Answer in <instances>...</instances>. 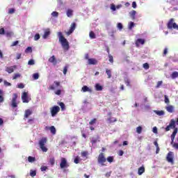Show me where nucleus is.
<instances>
[{
    "label": "nucleus",
    "instance_id": "33",
    "mask_svg": "<svg viewBox=\"0 0 178 178\" xmlns=\"http://www.w3.org/2000/svg\"><path fill=\"white\" fill-rule=\"evenodd\" d=\"M58 105L60 106L61 111H65L66 109V107L65 106V103L60 102V103H58Z\"/></svg>",
    "mask_w": 178,
    "mask_h": 178
},
{
    "label": "nucleus",
    "instance_id": "39",
    "mask_svg": "<svg viewBox=\"0 0 178 178\" xmlns=\"http://www.w3.org/2000/svg\"><path fill=\"white\" fill-rule=\"evenodd\" d=\"M171 145H172L173 148H175V149H178V143H175V141H173V143L171 144Z\"/></svg>",
    "mask_w": 178,
    "mask_h": 178
},
{
    "label": "nucleus",
    "instance_id": "20",
    "mask_svg": "<svg viewBox=\"0 0 178 178\" xmlns=\"http://www.w3.org/2000/svg\"><path fill=\"white\" fill-rule=\"evenodd\" d=\"M165 109H166L167 112H169V113H173V112L175 111V107L173 106H168L165 107Z\"/></svg>",
    "mask_w": 178,
    "mask_h": 178
},
{
    "label": "nucleus",
    "instance_id": "31",
    "mask_svg": "<svg viewBox=\"0 0 178 178\" xmlns=\"http://www.w3.org/2000/svg\"><path fill=\"white\" fill-rule=\"evenodd\" d=\"M33 80H38V79H40V74H38V72L33 74Z\"/></svg>",
    "mask_w": 178,
    "mask_h": 178
},
{
    "label": "nucleus",
    "instance_id": "6",
    "mask_svg": "<svg viewBox=\"0 0 178 178\" xmlns=\"http://www.w3.org/2000/svg\"><path fill=\"white\" fill-rule=\"evenodd\" d=\"M97 162L102 166H105V162H106V158H105V154L104 153H100L97 158Z\"/></svg>",
    "mask_w": 178,
    "mask_h": 178
},
{
    "label": "nucleus",
    "instance_id": "62",
    "mask_svg": "<svg viewBox=\"0 0 178 178\" xmlns=\"http://www.w3.org/2000/svg\"><path fill=\"white\" fill-rule=\"evenodd\" d=\"M125 84H126L128 87H130V80L127 79V80L125 81Z\"/></svg>",
    "mask_w": 178,
    "mask_h": 178
},
{
    "label": "nucleus",
    "instance_id": "43",
    "mask_svg": "<svg viewBox=\"0 0 178 178\" xmlns=\"http://www.w3.org/2000/svg\"><path fill=\"white\" fill-rule=\"evenodd\" d=\"M108 60L111 63H113V56L111 54H108Z\"/></svg>",
    "mask_w": 178,
    "mask_h": 178
},
{
    "label": "nucleus",
    "instance_id": "29",
    "mask_svg": "<svg viewBox=\"0 0 178 178\" xmlns=\"http://www.w3.org/2000/svg\"><path fill=\"white\" fill-rule=\"evenodd\" d=\"M89 37L90 38H91L92 40H94L95 38H97V37L95 36V33H94V31H90L89 33Z\"/></svg>",
    "mask_w": 178,
    "mask_h": 178
},
{
    "label": "nucleus",
    "instance_id": "13",
    "mask_svg": "<svg viewBox=\"0 0 178 178\" xmlns=\"http://www.w3.org/2000/svg\"><path fill=\"white\" fill-rule=\"evenodd\" d=\"M17 69V65H13V66H10V67H7L6 68V72H7V73H13V72H15V70Z\"/></svg>",
    "mask_w": 178,
    "mask_h": 178
},
{
    "label": "nucleus",
    "instance_id": "64",
    "mask_svg": "<svg viewBox=\"0 0 178 178\" xmlns=\"http://www.w3.org/2000/svg\"><path fill=\"white\" fill-rule=\"evenodd\" d=\"M8 13H10V15H12L13 13H15V10L14 8H10L8 11Z\"/></svg>",
    "mask_w": 178,
    "mask_h": 178
},
{
    "label": "nucleus",
    "instance_id": "59",
    "mask_svg": "<svg viewBox=\"0 0 178 178\" xmlns=\"http://www.w3.org/2000/svg\"><path fill=\"white\" fill-rule=\"evenodd\" d=\"M5 34V29L1 28L0 29V35H3Z\"/></svg>",
    "mask_w": 178,
    "mask_h": 178
},
{
    "label": "nucleus",
    "instance_id": "5",
    "mask_svg": "<svg viewBox=\"0 0 178 178\" xmlns=\"http://www.w3.org/2000/svg\"><path fill=\"white\" fill-rule=\"evenodd\" d=\"M46 143L47 138H42L41 140L39 141V145L42 151H43V152H47L48 151V148L45 147Z\"/></svg>",
    "mask_w": 178,
    "mask_h": 178
},
{
    "label": "nucleus",
    "instance_id": "28",
    "mask_svg": "<svg viewBox=\"0 0 178 178\" xmlns=\"http://www.w3.org/2000/svg\"><path fill=\"white\" fill-rule=\"evenodd\" d=\"M30 176L31 177H35V176H37V171L36 170H30Z\"/></svg>",
    "mask_w": 178,
    "mask_h": 178
},
{
    "label": "nucleus",
    "instance_id": "4",
    "mask_svg": "<svg viewBox=\"0 0 178 178\" xmlns=\"http://www.w3.org/2000/svg\"><path fill=\"white\" fill-rule=\"evenodd\" d=\"M60 112V107L58 106H54L51 108H50V113L52 116V118H55L58 113Z\"/></svg>",
    "mask_w": 178,
    "mask_h": 178
},
{
    "label": "nucleus",
    "instance_id": "15",
    "mask_svg": "<svg viewBox=\"0 0 178 178\" xmlns=\"http://www.w3.org/2000/svg\"><path fill=\"white\" fill-rule=\"evenodd\" d=\"M49 35H51V31L49 30V29H47L44 31V33L42 35V38H44V40H47V38H48Z\"/></svg>",
    "mask_w": 178,
    "mask_h": 178
},
{
    "label": "nucleus",
    "instance_id": "27",
    "mask_svg": "<svg viewBox=\"0 0 178 178\" xmlns=\"http://www.w3.org/2000/svg\"><path fill=\"white\" fill-rule=\"evenodd\" d=\"M154 112L158 115V116H163V115H165L164 111H155Z\"/></svg>",
    "mask_w": 178,
    "mask_h": 178
},
{
    "label": "nucleus",
    "instance_id": "61",
    "mask_svg": "<svg viewBox=\"0 0 178 178\" xmlns=\"http://www.w3.org/2000/svg\"><path fill=\"white\" fill-rule=\"evenodd\" d=\"M132 8H134V9L137 8V3H136V1L132 2Z\"/></svg>",
    "mask_w": 178,
    "mask_h": 178
},
{
    "label": "nucleus",
    "instance_id": "35",
    "mask_svg": "<svg viewBox=\"0 0 178 178\" xmlns=\"http://www.w3.org/2000/svg\"><path fill=\"white\" fill-rule=\"evenodd\" d=\"M95 123H97L96 118H93L92 120H90V122H89V124L90 126H92V124H95Z\"/></svg>",
    "mask_w": 178,
    "mask_h": 178
},
{
    "label": "nucleus",
    "instance_id": "32",
    "mask_svg": "<svg viewBox=\"0 0 178 178\" xmlns=\"http://www.w3.org/2000/svg\"><path fill=\"white\" fill-rule=\"evenodd\" d=\"M177 77H178V72L176 71L172 72V74H171V78L172 79H177Z\"/></svg>",
    "mask_w": 178,
    "mask_h": 178
},
{
    "label": "nucleus",
    "instance_id": "42",
    "mask_svg": "<svg viewBox=\"0 0 178 178\" xmlns=\"http://www.w3.org/2000/svg\"><path fill=\"white\" fill-rule=\"evenodd\" d=\"M74 163H80V157L79 156H77L75 159H74Z\"/></svg>",
    "mask_w": 178,
    "mask_h": 178
},
{
    "label": "nucleus",
    "instance_id": "37",
    "mask_svg": "<svg viewBox=\"0 0 178 178\" xmlns=\"http://www.w3.org/2000/svg\"><path fill=\"white\" fill-rule=\"evenodd\" d=\"M107 161L109 162V163H112V162H113V156H109L107 157Z\"/></svg>",
    "mask_w": 178,
    "mask_h": 178
},
{
    "label": "nucleus",
    "instance_id": "12",
    "mask_svg": "<svg viewBox=\"0 0 178 178\" xmlns=\"http://www.w3.org/2000/svg\"><path fill=\"white\" fill-rule=\"evenodd\" d=\"M54 84L55 85H50L49 87V90H56V87H60V81H56L54 82Z\"/></svg>",
    "mask_w": 178,
    "mask_h": 178
},
{
    "label": "nucleus",
    "instance_id": "24",
    "mask_svg": "<svg viewBox=\"0 0 178 178\" xmlns=\"http://www.w3.org/2000/svg\"><path fill=\"white\" fill-rule=\"evenodd\" d=\"M106 74L108 76V79H111L112 78V71L109 69L106 70Z\"/></svg>",
    "mask_w": 178,
    "mask_h": 178
},
{
    "label": "nucleus",
    "instance_id": "25",
    "mask_svg": "<svg viewBox=\"0 0 178 178\" xmlns=\"http://www.w3.org/2000/svg\"><path fill=\"white\" fill-rule=\"evenodd\" d=\"M67 17H72V16H73V10L68 9L67 10Z\"/></svg>",
    "mask_w": 178,
    "mask_h": 178
},
{
    "label": "nucleus",
    "instance_id": "55",
    "mask_svg": "<svg viewBox=\"0 0 178 178\" xmlns=\"http://www.w3.org/2000/svg\"><path fill=\"white\" fill-rule=\"evenodd\" d=\"M4 85L6 86V87H9V86H12V83L8 82V81H4Z\"/></svg>",
    "mask_w": 178,
    "mask_h": 178
},
{
    "label": "nucleus",
    "instance_id": "63",
    "mask_svg": "<svg viewBox=\"0 0 178 178\" xmlns=\"http://www.w3.org/2000/svg\"><path fill=\"white\" fill-rule=\"evenodd\" d=\"M97 141H98V140H97V139H95V138H92V139L91 140V143H92V145H94V144L97 143Z\"/></svg>",
    "mask_w": 178,
    "mask_h": 178
},
{
    "label": "nucleus",
    "instance_id": "9",
    "mask_svg": "<svg viewBox=\"0 0 178 178\" xmlns=\"http://www.w3.org/2000/svg\"><path fill=\"white\" fill-rule=\"evenodd\" d=\"M166 160L169 162V163H171L172 165L175 163V161L173 160V152H169L168 153Z\"/></svg>",
    "mask_w": 178,
    "mask_h": 178
},
{
    "label": "nucleus",
    "instance_id": "57",
    "mask_svg": "<svg viewBox=\"0 0 178 178\" xmlns=\"http://www.w3.org/2000/svg\"><path fill=\"white\" fill-rule=\"evenodd\" d=\"M17 44H19V41L16 40L12 43L11 47H16V45H17Z\"/></svg>",
    "mask_w": 178,
    "mask_h": 178
},
{
    "label": "nucleus",
    "instance_id": "11",
    "mask_svg": "<svg viewBox=\"0 0 178 178\" xmlns=\"http://www.w3.org/2000/svg\"><path fill=\"white\" fill-rule=\"evenodd\" d=\"M76 22H73L71 24L69 31L67 32H66V34L67 35H70V34H72L73 33V31H74V30H76Z\"/></svg>",
    "mask_w": 178,
    "mask_h": 178
},
{
    "label": "nucleus",
    "instance_id": "3",
    "mask_svg": "<svg viewBox=\"0 0 178 178\" xmlns=\"http://www.w3.org/2000/svg\"><path fill=\"white\" fill-rule=\"evenodd\" d=\"M167 27L168 29H169V30H173V29L175 30H178V25L177 24H176V22H175V19L171 18L168 24H167Z\"/></svg>",
    "mask_w": 178,
    "mask_h": 178
},
{
    "label": "nucleus",
    "instance_id": "16",
    "mask_svg": "<svg viewBox=\"0 0 178 178\" xmlns=\"http://www.w3.org/2000/svg\"><path fill=\"white\" fill-rule=\"evenodd\" d=\"M31 115H33V111L31 109L26 110L24 115V119H28L29 116H31Z\"/></svg>",
    "mask_w": 178,
    "mask_h": 178
},
{
    "label": "nucleus",
    "instance_id": "56",
    "mask_svg": "<svg viewBox=\"0 0 178 178\" xmlns=\"http://www.w3.org/2000/svg\"><path fill=\"white\" fill-rule=\"evenodd\" d=\"M63 74H66L67 73V66H65L63 70Z\"/></svg>",
    "mask_w": 178,
    "mask_h": 178
},
{
    "label": "nucleus",
    "instance_id": "34",
    "mask_svg": "<svg viewBox=\"0 0 178 178\" xmlns=\"http://www.w3.org/2000/svg\"><path fill=\"white\" fill-rule=\"evenodd\" d=\"M81 155L83 158L87 157V156H88V152H87V151L81 152Z\"/></svg>",
    "mask_w": 178,
    "mask_h": 178
},
{
    "label": "nucleus",
    "instance_id": "47",
    "mask_svg": "<svg viewBox=\"0 0 178 178\" xmlns=\"http://www.w3.org/2000/svg\"><path fill=\"white\" fill-rule=\"evenodd\" d=\"M54 94H56V95H60V94H62V90L58 89L54 92Z\"/></svg>",
    "mask_w": 178,
    "mask_h": 178
},
{
    "label": "nucleus",
    "instance_id": "58",
    "mask_svg": "<svg viewBox=\"0 0 178 178\" xmlns=\"http://www.w3.org/2000/svg\"><path fill=\"white\" fill-rule=\"evenodd\" d=\"M17 88H24V84H23V83H19V84L17 85Z\"/></svg>",
    "mask_w": 178,
    "mask_h": 178
},
{
    "label": "nucleus",
    "instance_id": "54",
    "mask_svg": "<svg viewBox=\"0 0 178 178\" xmlns=\"http://www.w3.org/2000/svg\"><path fill=\"white\" fill-rule=\"evenodd\" d=\"M111 10H113V12H115V10H116V6H115V4H111Z\"/></svg>",
    "mask_w": 178,
    "mask_h": 178
},
{
    "label": "nucleus",
    "instance_id": "41",
    "mask_svg": "<svg viewBox=\"0 0 178 178\" xmlns=\"http://www.w3.org/2000/svg\"><path fill=\"white\" fill-rule=\"evenodd\" d=\"M143 67L145 69V70H148V69H149V64H148V63H144Z\"/></svg>",
    "mask_w": 178,
    "mask_h": 178
},
{
    "label": "nucleus",
    "instance_id": "50",
    "mask_svg": "<svg viewBox=\"0 0 178 178\" xmlns=\"http://www.w3.org/2000/svg\"><path fill=\"white\" fill-rule=\"evenodd\" d=\"M164 102H165V104H169V102H170V101H169V98L168 97V96L167 95H165L164 96Z\"/></svg>",
    "mask_w": 178,
    "mask_h": 178
},
{
    "label": "nucleus",
    "instance_id": "44",
    "mask_svg": "<svg viewBox=\"0 0 178 178\" xmlns=\"http://www.w3.org/2000/svg\"><path fill=\"white\" fill-rule=\"evenodd\" d=\"M20 74H15L14 76H13V80H16V79H19L20 77Z\"/></svg>",
    "mask_w": 178,
    "mask_h": 178
},
{
    "label": "nucleus",
    "instance_id": "2",
    "mask_svg": "<svg viewBox=\"0 0 178 178\" xmlns=\"http://www.w3.org/2000/svg\"><path fill=\"white\" fill-rule=\"evenodd\" d=\"M57 35L58 37V41L59 42H60L63 50L69 51V48H70V47L69 46V42L67 41V39H66L65 37L63 36V33H62V32H58Z\"/></svg>",
    "mask_w": 178,
    "mask_h": 178
},
{
    "label": "nucleus",
    "instance_id": "48",
    "mask_svg": "<svg viewBox=\"0 0 178 178\" xmlns=\"http://www.w3.org/2000/svg\"><path fill=\"white\" fill-rule=\"evenodd\" d=\"M117 27L118 29H119V30H122L123 29V24H122V23L120 22L117 24Z\"/></svg>",
    "mask_w": 178,
    "mask_h": 178
},
{
    "label": "nucleus",
    "instance_id": "38",
    "mask_svg": "<svg viewBox=\"0 0 178 178\" xmlns=\"http://www.w3.org/2000/svg\"><path fill=\"white\" fill-rule=\"evenodd\" d=\"M25 52H26V54H29V52H33V49H31V47H28L25 49Z\"/></svg>",
    "mask_w": 178,
    "mask_h": 178
},
{
    "label": "nucleus",
    "instance_id": "19",
    "mask_svg": "<svg viewBox=\"0 0 178 178\" xmlns=\"http://www.w3.org/2000/svg\"><path fill=\"white\" fill-rule=\"evenodd\" d=\"M88 65H97L98 60L95 58H90L88 61Z\"/></svg>",
    "mask_w": 178,
    "mask_h": 178
},
{
    "label": "nucleus",
    "instance_id": "45",
    "mask_svg": "<svg viewBox=\"0 0 178 178\" xmlns=\"http://www.w3.org/2000/svg\"><path fill=\"white\" fill-rule=\"evenodd\" d=\"M51 15L54 17H58V16H59V13L56 11H54L52 13H51Z\"/></svg>",
    "mask_w": 178,
    "mask_h": 178
},
{
    "label": "nucleus",
    "instance_id": "26",
    "mask_svg": "<svg viewBox=\"0 0 178 178\" xmlns=\"http://www.w3.org/2000/svg\"><path fill=\"white\" fill-rule=\"evenodd\" d=\"M136 10H132L129 13L130 17L133 20L136 19Z\"/></svg>",
    "mask_w": 178,
    "mask_h": 178
},
{
    "label": "nucleus",
    "instance_id": "23",
    "mask_svg": "<svg viewBox=\"0 0 178 178\" xmlns=\"http://www.w3.org/2000/svg\"><path fill=\"white\" fill-rule=\"evenodd\" d=\"M144 172H145V168H144V166H141L138 168V175H139V176H141V175H143Z\"/></svg>",
    "mask_w": 178,
    "mask_h": 178
},
{
    "label": "nucleus",
    "instance_id": "7",
    "mask_svg": "<svg viewBox=\"0 0 178 178\" xmlns=\"http://www.w3.org/2000/svg\"><path fill=\"white\" fill-rule=\"evenodd\" d=\"M60 168L61 169H65V168H69V163H67V160L65 157L60 159Z\"/></svg>",
    "mask_w": 178,
    "mask_h": 178
},
{
    "label": "nucleus",
    "instance_id": "60",
    "mask_svg": "<svg viewBox=\"0 0 178 178\" xmlns=\"http://www.w3.org/2000/svg\"><path fill=\"white\" fill-rule=\"evenodd\" d=\"M163 55V56H166V55H168V48L164 49Z\"/></svg>",
    "mask_w": 178,
    "mask_h": 178
},
{
    "label": "nucleus",
    "instance_id": "53",
    "mask_svg": "<svg viewBox=\"0 0 178 178\" xmlns=\"http://www.w3.org/2000/svg\"><path fill=\"white\" fill-rule=\"evenodd\" d=\"M34 64H35V62H34V60L33 59L29 60L28 62V65H33Z\"/></svg>",
    "mask_w": 178,
    "mask_h": 178
},
{
    "label": "nucleus",
    "instance_id": "17",
    "mask_svg": "<svg viewBox=\"0 0 178 178\" xmlns=\"http://www.w3.org/2000/svg\"><path fill=\"white\" fill-rule=\"evenodd\" d=\"M82 92H92V90L87 86H83L81 88Z\"/></svg>",
    "mask_w": 178,
    "mask_h": 178
},
{
    "label": "nucleus",
    "instance_id": "1",
    "mask_svg": "<svg viewBox=\"0 0 178 178\" xmlns=\"http://www.w3.org/2000/svg\"><path fill=\"white\" fill-rule=\"evenodd\" d=\"M170 129H174L172 134H171V144H173L175 138H176V134H177L178 129L176 128V121L172 119L170 122V124L165 127V131H169Z\"/></svg>",
    "mask_w": 178,
    "mask_h": 178
},
{
    "label": "nucleus",
    "instance_id": "40",
    "mask_svg": "<svg viewBox=\"0 0 178 178\" xmlns=\"http://www.w3.org/2000/svg\"><path fill=\"white\" fill-rule=\"evenodd\" d=\"M134 27V22H130L129 24V29L131 30Z\"/></svg>",
    "mask_w": 178,
    "mask_h": 178
},
{
    "label": "nucleus",
    "instance_id": "14",
    "mask_svg": "<svg viewBox=\"0 0 178 178\" xmlns=\"http://www.w3.org/2000/svg\"><path fill=\"white\" fill-rule=\"evenodd\" d=\"M145 44V40L139 38L136 41V47H140V44L144 45Z\"/></svg>",
    "mask_w": 178,
    "mask_h": 178
},
{
    "label": "nucleus",
    "instance_id": "36",
    "mask_svg": "<svg viewBox=\"0 0 178 178\" xmlns=\"http://www.w3.org/2000/svg\"><path fill=\"white\" fill-rule=\"evenodd\" d=\"M143 131V127H138L136 128V132L138 133V134H141V132Z\"/></svg>",
    "mask_w": 178,
    "mask_h": 178
},
{
    "label": "nucleus",
    "instance_id": "46",
    "mask_svg": "<svg viewBox=\"0 0 178 178\" xmlns=\"http://www.w3.org/2000/svg\"><path fill=\"white\" fill-rule=\"evenodd\" d=\"M39 38H40V33H36L34 36L35 41H38Z\"/></svg>",
    "mask_w": 178,
    "mask_h": 178
},
{
    "label": "nucleus",
    "instance_id": "21",
    "mask_svg": "<svg viewBox=\"0 0 178 178\" xmlns=\"http://www.w3.org/2000/svg\"><path fill=\"white\" fill-rule=\"evenodd\" d=\"M49 62L50 63H54V65H56L57 61H56V58H55V56H52L49 58Z\"/></svg>",
    "mask_w": 178,
    "mask_h": 178
},
{
    "label": "nucleus",
    "instance_id": "18",
    "mask_svg": "<svg viewBox=\"0 0 178 178\" xmlns=\"http://www.w3.org/2000/svg\"><path fill=\"white\" fill-rule=\"evenodd\" d=\"M46 130H50L51 134H56V129L55 128L54 126H51L50 127H45Z\"/></svg>",
    "mask_w": 178,
    "mask_h": 178
},
{
    "label": "nucleus",
    "instance_id": "30",
    "mask_svg": "<svg viewBox=\"0 0 178 178\" xmlns=\"http://www.w3.org/2000/svg\"><path fill=\"white\" fill-rule=\"evenodd\" d=\"M28 161L29 162H30L31 163H33V162H35V157H33L31 156H29L28 157Z\"/></svg>",
    "mask_w": 178,
    "mask_h": 178
},
{
    "label": "nucleus",
    "instance_id": "8",
    "mask_svg": "<svg viewBox=\"0 0 178 178\" xmlns=\"http://www.w3.org/2000/svg\"><path fill=\"white\" fill-rule=\"evenodd\" d=\"M17 93H14L11 101L12 108H17Z\"/></svg>",
    "mask_w": 178,
    "mask_h": 178
},
{
    "label": "nucleus",
    "instance_id": "22",
    "mask_svg": "<svg viewBox=\"0 0 178 178\" xmlns=\"http://www.w3.org/2000/svg\"><path fill=\"white\" fill-rule=\"evenodd\" d=\"M95 88L96 91H102V90H104V87H102L99 83H96Z\"/></svg>",
    "mask_w": 178,
    "mask_h": 178
},
{
    "label": "nucleus",
    "instance_id": "10",
    "mask_svg": "<svg viewBox=\"0 0 178 178\" xmlns=\"http://www.w3.org/2000/svg\"><path fill=\"white\" fill-rule=\"evenodd\" d=\"M22 99L24 104H29V95L27 92H24L22 95Z\"/></svg>",
    "mask_w": 178,
    "mask_h": 178
},
{
    "label": "nucleus",
    "instance_id": "49",
    "mask_svg": "<svg viewBox=\"0 0 178 178\" xmlns=\"http://www.w3.org/2000/svg\"><path fill=\"white\" fill-rule=\"evenodd\" d=\"M108 120H109L110 123H113L115 122H118V120L116 118H109Z\"/></svg>",
    "mask_w": 178,
    "mask_h": 178
},
{
    "label": "nucleus",
    "instance_id": "52",
    "mask_svg": "<svg viewBox=\"0 0 178 178\" xmlns=\"http://www.w3.org/2000/svg\"><path fill=\"white\" fill-rule=\"evenodd\" d=\"M49 163H50L51 165H55V159H54V158L50 159Z\"/></svg>",
    "mask_w": 178,
    "mask_h": 178
},
{
    "label": "nucleus",
    "instance_id": "51",
    "mask_svg": "<svg viewBox=\"0 0 178 178\" xmlns=\"http://www.w3.org/2000/svg\"><path fill=\"white\" fill-rule=\"evenodd\" d=\"M161 86H162V81H159L157 82L156 88H159V87H161Z\"/></svg>",
    "mask_w": 178,
    "mask_h": 178
}]
</instances>
